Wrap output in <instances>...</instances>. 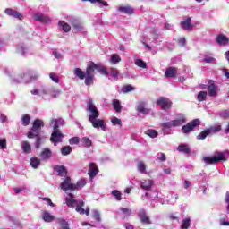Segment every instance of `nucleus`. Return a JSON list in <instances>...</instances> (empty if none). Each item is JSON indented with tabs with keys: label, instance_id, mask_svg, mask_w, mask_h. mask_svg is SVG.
Returning <instances> with one entry per match:
<instances>
[{
	"label": "nucleus",
	"instance_id": "1",
	"mask_svg": "<svg viewBox=\"0 0 229 229\" xmlns=\"http://www.w3.org/2000/svg\"><path fill=\"white\" fill-rule=\"evenodd\" d=\"M98 72L103 76H108V70L105 66L98 65V64L91 62L87 65L86 72L81 68H75L73 73L79 78V80H85V85H92L94 83V72Z\"/></svg>",
	"mask_w": 229,
	"mask_h": 229
},
{
	"label": "nucleus",
	"instance_id": "2",
	"mask_svg": "<svg viewBox=\"0 0 229 229\" xmlns=\"http://www.w3.org/2000/svg\"><path fill=\"white\" fill-rule=\"evenodd\" d=\"M42 128H44V121L40 119L35 120L32 123L30 131L27 133L28 139H35V137H38L40 131H42Z\"/></svg>",
	"mask_w": 229,
	"mask_h": 229
},
{
	"label": "nucleus",
	"instance_id": "3",
	"mask_svg": "<svg viewBox=\"0 0 229 229\" xmlns=\"http://www.w3.org/2000/svg\"><path fill=\"white\" fill-rule=\"evenodd\" d=\"M50 126L54 127V131L50 137V141L54 144H58V142H62V139H64V134L58 130V121L56 119L52 120Z\"/></svg>",
	"mask_w": 229,
	"mask_h": 229
},
{
	"label": "nucleus",
	"instance_id": "4",
	"mask_svg": "<svg viewBox=\"0 0 229 229\" xmlns=\"http://www.w3.org/2000/svg\"><path fill=\"white\" fill-rule=\"evenodd\" d=\"M203 161L205 162V164L212 165L221 161L226 162V157H225V152H216L215 156L204 157Z\"/></svg>",
	"mask_w": 229,
	"mask_h": 229
},
{
	"label": "nucleus",
	"instance_id": "5",
	"mask_svg": "<svg viewBox=\"0 0 229 229\" xmlns=\"http://www.w3.org/2000/svg\"><path fill=\"white\" fill-rule=\"evenodd\" d=\"M86 110L90 113L89 119H98V117H99V110H98V107L94 105L92 98L89 99Z\"/></svg>",
	"mask_w": 229,
	"mask_h": 229
},
{
	"label": "nucleus",
	"instance_id": "6",
	"mask_svg": "<svg viewBox=\"0 0 229 229\" xmlns=\"http://www.w3.org/2000/svg\"><path fill=\"white\" fill-rule=\"evenodd\" d=\"M201 122L199 119H194L191 122L188 123L186 125L182 127V133H191L194 130V128L199 126Z\"/></svg>",
	"mask_w": 229,
	"mask_h": 229
},
{
	"label": "nucleus",
	"instance_id": "7",
	"mask_svg": "<svg viewBox=\"0 0 229 229\" xmlns=\"http://www.w3.org/2000/svg\"><path fill=\"white\" fill-rule=\"evenodd\" d=\"M89 123H91L93 128L99 129L103 131H106V124L105 123V120L98 119V118H90L89 119Z\"/></svg>",
	"mask_w": 229,
	"mask_h": 229
},
{
	"label": "nucleus",
	"instance_id": "8",
	"mask_svg": "<svg viewBox=\"0 0 229 229\" xmlns=\"http://www.w3.org/2000/svg\"><path fill=\"white\" fill-rule=\"evenodd\" d=\"M157 105L161 106V110H169L173 105V102L169 100V98L161 97L157 100Z\"/></svg>",
	"mask_w": 229,
	"mask_h": 229
},
{
	"label": "nucleus",
	"instance_id": "9",
	"mask_svg": "<svg viewBox=\"0 0 229 229\" xmlns=\"http://www.w3.org/2000/svg\"><path fill=\"white\" fill-rule=\"evenodd\" d=\"M32 19L36 22H41L42 24H47L48 22H51V18H49V16L42 14L40 13L33 14Z\"/></svg>",
	"mask_w": 229,
	"mask_h": 229
},
{
	"label": "nucleus",
	"instance_id": "10",
	"mask_svg": "<svg viewBox=\"0 0 229 229\" xmlns=\"http://www.w3.org/2000/svg\"><path fill=\"white\" fill-rule=\"evenodd\" d=\"M60 188L64 192H67V191H74V184L71 183V177H65V179L60 184Z\"/></svg>",
	"mask_w": 229,
	"mask_h": 229
},
{
	"label": "nucleus",
	"instance_id": "11",
	"mask_svg": "<svg viewBox=\"0 0 229 229\" xmlns=\"http://www.w3.org/2000/svg\"><path fill=\"white\" fill-rule=\"evenodd\" d=\"M138 216L140 219L142 225H151V219L149 216H148V214H146V210L141 209L139 212Z\"/></svg>",
	"mask_w": 229,
	"mask_h": 229
},
{
	"label": "nucleus",
	"instance_id": "12",
	"mask_svg": "<svg viewBox=\"0 0 229 229\" xmlns=\"http://www.w3.org/2000/svg\"><path fill=\"white\" fill-rule=\"evenodd\" d=\"M4 13L6 15H9L10 17H14V19H19L20 21H22L23 16L21 14V13L12 9V8H6Z\"/></svg>",
	"mask_w": 229,
	"mask_h": 229
},
{
	"label": "nucleus",
	"instance_id": "13",
	"mask_svg": "<svg viewBox=\"0 0 229 229\" xmlns=\"http://www.w3.org/2000/svg\"><path fill=\"white\" fill-rule=\"evenodd\" d=\"M98 173H99V168H98L96 163H89V170L88 172L89 178H95Z\"/></svg>",
	"mask_w": 229,
	"mask_h": 229
},
{
	"label": "nucleus",
	"instance_id": "14",
	"mask_svg": "<svg viewBox=\"0 0 229 229\" xmlns=\"http://www.w3.org/2000/svg\"><path fill=\"white\" fill-rule=\"evenodd\" d=\"M118 11L121 12V13H126L127 15H133L135 12L130 5H119Z\"/></svg>",
	"mask_w": 229,
	"mask_h": 229
},
{
	"label": "nucleus",
	"instance_id": "15",
	"mask_svg": "<svg viewBox=\"0 0 229 229\" xmlns=\"http://www.w3.org/2000/svg\"><path fill=\"white\" fill-rule=\"evenodd\" d=\"M65 204L69 208L74 207L78 203L77 199H74V195L72 193H69L68 196L64 199Z\"/></svg>",
	"mask_w": 229,
	"mask_h": 229
},
{
	"label": "nucleus",
	"instance_id": "16",
	"mask_svg": "<svg viewBox=\"0 0 229 229\" xmlns=\"http://www.w3.org/2000/svg\"><path fill=\"white\" fill-rule=\"evenodd\" d=\"M51 157H53V152H51V149L49 148L43 149L39 154V158H41V160H49Z\"/></svg>",
	"mask_w": 229,
	"mask_h": 229
},
{
	"label": "nucleus",
	"instance_id": "17",
	"mask_svg": "<svg viewBox=\"0 0 229 229\" xmlns=\"http://www.w3.org/2000/svg\"><path fill=\"white\" fill-rule=\"evenodd\" d=\"M178 74V70L176 67H168L165 72V76L166 78H174Z\"/></svg>",
	"mask_w": 229,
	"mask_h": 229
},
{
	"label": "nucleus",
	"instance_id": "18",
	"mask_svg": "<svg viewBox=\"0 0 229 229\" xmlns=\"http://www.w3.org/2000/svg\"><path fill=\"white\" fill-rule=\"evenodd\" d=\"M216 40L217 44H219V46H226L229 42V38H226V36H225L224 34H219L218 36H216Z\"/></svg>",
	"mask_w": 229,
	"mask_h": 229
},
{
	"label": "nucleus",
	"instance_id": "19",
	"mask_svg": "<svg viewBox=\"0 0 229 229\" xmlns=\"http://www.w3.org/2000/svg\"><path fill=\"white\" fill-rule=\"evenodd\" d=\"M181 26L183 30H187L190 31H191V30L194 28V26L191 24V17H188L183 21H182Z\"/></svg>",
	"mask_w": 229,
	"mask_h": 229
},
{
	"label": "nucleus",
	"instance_id": "20",
	"mask_svg": "<svg viewBox=\"0 0 229 229\" xmlns=\"http://www.w3.org/2000/svg\"><path fill=\"white\" fill-rule=\"evenodd\" d=\"M177 151L179 153H184V155H189L191 153V148L187 144H181L177 147Z\"/></svg>",
	"mask_w": 229,
	"mask_h": 229
},
{
	"label": "nucleus",
	"instance_id": "21",
	"mask_svg": "<svg viewBox=\"0 0 229 229\" xmlns=\"http://www.w3.org/2000/svg\"><path fill=\"white\" fill-rule=\"evenodd\" d=\"M140 188L143 189V191H151V189L153 188V181L151 179H148L141 182Z\"/></svg>",
	"mask_w": 229,
	"mask_h": 229
},
{
	"label": "nucleus",
	"instance_id": "22",
	"mask_svg": "<svg viewBox=\"0 0 229 229\" xmlns=\"http://www.w3.org/2000/svg\"><path fill=\"white\" fill-rule=\"evenodd\" d=\"M186 121L187 120L185 119V116L182 115V116H179L177 119L173 120L172 123L174 128H176V126H182V124H184Z\"/></svg>",
	"mask_w": 229,
	"mask_h": 229
},
{
	"label": "nucleus",
	"instance_id": "23",
	"mask_svg": "<svg viewBox=\"0 0 229 229\" xmlns=\"http://www.w3.org/2000/svg\"><path fill=\"white\" fill-rule=\"evenodd\" d=\"M146 103L140 102L137 106V112H140V114H149V109L146 108Z\"/></svg>",
	"mask_w": 229,
	"mask_h": 229
},
{
	"label": "nucleus",
	"instance_id": "24",
	"mask_svg": "<svg viewBox=\"0 0 229 229\" xmlns=\"http://www.w3.org/2000/svg\"><path fill=\"white\" fill-rule=\"evenodd\" d=\"M55 171L57 172L58 176L67 177V168L64 165L56 166Z\"/></svg>",
	"mask_w": 229,
	"mask_h": 229
},
{
	"label": "nucleus",
	"instance_id": "25",
	"mask_svg": "<svg viewBox=\"0 0 229 229\" xmlns=\"http://www.w3.org/2000/svg\"><path fill=\"white\" fill-rule=\"evenodd\" d=\"M42 218H43V221H45V223H51L55 221V216L51 215L47 211L43 212Z\"/></svg>",
	"mask_w": 229,
	"mask_h": 229
},
{
	"label": "nucleus",
	"instance_id": "26",
	"mask_svg": "<svg viewBox=\"0 0 229 229\" xmlns=\"http://www.w3.org/2000/svg\"><path fill=\"white\" fill-rule=\"evenodd\" d=\"M112 106H114V109L115 112H117V114L123 110V106H121V101H119V99H113Z\"/></svg>",
	"mask_w": 229,
	"mask_h": 229
},
{
	"label": "nucleus",
	"instance_id": "27",
	"mask_svg": "<svg viewBox=\"0 0 229 229\" xmlns=\"http://www.w3.org/2000/svg\"><path fill=\"white\" fill-rule=\"evenodd\" d=\"M30 164L33 169H38V167L40 165V159H38L37 157H32L30 160Z\"/></svg>",
	"mask_w": 229,
	"mask_h": 229
},
{
	"label": "nucleus",
	"instance_id": "28",
	"mask_svg": "<svg viewBox=\"0 0 229 229\" xmlns=\"http://www.w3.org/2000/svg\"><path fill=\"white\" fill-rule=\"evenodd\" d=\"M208 90L209 96H217V86L214 85V83L209 84Z\"/></svg>",
	"mask_w": 229,
	"mask_h": 229
},
{
	"label": "nucleus",
	"instance_id": "29",
	"mask_svg": "<svg viewBox=\"0 0 229 229\" xmlns=\"http://www.w3.org/2000/svg\"><path fill=\"white\" fill-rule=\"evenodd\" d=\"M87 185V181L85 179H81L77 182L73 186V191H78V189H83L84 186Z\"/></svg>",
	"mask_w": 229,
	"mask_h": 229
},
{
	"label": "nucleus",
	"instance_id": "30",
	"mask_svg": "<svg viewBox=\"0 0 229 229\" xmlns=\"http://www.w3.org/2000/svg\"><path fill=\"white\" fill-rule=\"evenodd\" d=\"M209 134L210 129L204 130L197 136V139L198 140H204V139H207V137H208Z\"/></svg>",
	"mask_w": 229,
	"mask_h": 229
},
{
	"label": "nucleus",
	"instance_id": "31",
	"mask_svg": "<svg viewBox=\"0 0 229 229\" xmlns=\"http://www.w3.org/2000/svg\"><path fill=\"white\" fill-rule=\"evenodd\" d=\"M58 25L63 27V31H64V33H69V31H71V25L69 23H65V21H60Z\"/></svg>",
	"mask_w": 229,
	"mask_h": 229
},
{
	"label": "nucleus",
	"instance_id": "32",
	"mask_svg": "<svg viewBox=\"0 0 229 229\" xmlns=\"http://www.w3.org/2000/svg\"><path fill=\"white\" fill-rule=\"evenodd\" d=\"M72 152V148L71 146H64L61 148V153L64 157H67V155H71Z\"/></svg>",
	"mask_w": 229,
	"mask_h": 229
},
{
	"label": "nucleus",
	"instance_id": "33",
	"mask_svg": "<svg viewBox=\"0 0 229 229\" xmlns=\"http://www.w3.org/2000/svg\"><path fill=\"white\" fill-rule=\"evenodd\" d=\"M191 227V217H186L182 220L181 229H189Z\"/></svg>",
	"mask_w": 229,
	"mask_h": 229
},
{
	"label": "nucleus",
	"instance_id": "34",
	"mask_svg": "<svg viewBox=\"0 0 229 229\" xmlns=\"http://www.w3.org/2000/svg\"><path fill=\"white\" fill-rule=\"evenodd\" d=\"M145 134L148 137H151V139H155L158 137V132L153 129H148L145 131Z\"/></svg>",
	"mask_w": 229,
	"mask_h": 229
},
{
	"label": "nucleus",
	"instance_id": "35",
	"mask_svg": "<svg viewBox=\"0 0 229 229\" xmlns=\"http://www.w3.org/2000/svg\"><path fill=\"white\" fill-rule=\"evenodd\" d=\"M81 142H82L84 148H90V146H92V140L87 137H83L81 140Z\"/></svg>",
	"mask_w": 229,
	"mask_h": 229
},
{
	"label": "nucleus",
	"instance_id": "36",
	"mask_svg": "<svg viewBox=\"0 0 229 229\" xmlns=\"http://www.w3.org/2000/svg\"><path fill=\"white\" fill-rule=\"evenodd\" d=\"M22 149H23V153H31V146L28 141L22 142Z\"/></svg>",
	"mask_w": 229,
	"mask_h": 229
},
{
	"label": "nucleus",
	"instance_id": "37",
	"mask_svg": "<svg viewBox=\"0 0 229 229\" xmlns=\"http://www.w3.org/2000/svg\"><path fill=\"white\" fill-rule=\"evenodd\" d=\"M21 121L23 126H29L30 123H31V117H30L29 114H24L21 118Z\"/></svg>",
	"mask_w": 229,
	"mask_h": 229
},
{
	"label": "nucleus",
	"instance_id": "38",
	"mask_svg": "<svg viewBox=\"0 0 229 229\" xmlns=\"http://www.w3.org/2000/svg\"><path fill=\"white\" fill-rule=\"evenodd\" d=\"M135 65L140 67L141 69H148V64H146V62L142 61V59H137L135 61Z\"/></svg>",
	"mask_w": 229,
	"mask_h": 229
},
{
	"label": "nucleus",
	"instance_id": "39",
	"mask_svg": "<svg viewBox=\"0 0 229 229\" xmlns=\"http://www.w3.org/2000/svg\"><path fill=\"white\" fill-rule=\"evenodd\" d=\"M111 64H119L121 62V56L117 54H113L110 58Z\"/></svg>",
	"mask_w": 229,
	"mask_h": 229
},
{
	"label": "nucleus",
	"instance_id": "40",
	"mask_svg": "<svg viewBox=\"0 0 229 229\" xmlns=\"http://www.w3.org/2000/svg\"><path fill=\"white\" fill-rule=\"evenodd\" d=\"M109 73L112 76V78H114L115 80L119 78V70H117V68H110Z\"/></svg>",
	"mask_w": 229,
	"mask_h": 229
},
{
	"label": "nucleus",
	"instance_id": "41",
	"mask_svg": "<svg viewBox=\"0 0 229 229\" xmlns=\"http://www.w3.org/2000/svg\"><path fill=\"white\" fill-rule=\"evenodd\" d=\"M197 99L199 103H201V101H205V99H207V92L206 91L199 92L197 96Z\"/></svg>",
	"mask_w": 229,
	"mask_h": 229
},
{
	"label": "nucleus",
	"instance_id": "42",
	"mask_svg": "<svg viewBox=\"0 0 229 229\" xmlns=\"http://www.w3.org/2000/svg\"><path fill=\"white\" fill-rule=\"evenodd\" d=\"M120 210H121V212L119 214H124V217H130V216L131 214V209L120 208Z\"/></svg>",
	"mask_w": 229,
	"mask_h": 229
},
{
	"label": "nucleus",
	"instance_id": "43",
	"mask_svg": "<svg viewBox=\"0 0 229 229\" xmlns=\"http://www.w3.org/2000/svg\"><path fill=\"white\" fill-rule=\"evenodd\" d=\"M71 24L75 30H81V23L80 22V21L72 20L71 21Z\"/></svg>",
	"mask_w": 229,
	"mask_h": 229
},
{
	"label": "nucleus",
	"instance_id": "44",
	"mask_svg": "<svg viewBox=\"0 0 229 229\" xmlns=\"http://www.w3.org/2000/svg\"><path fill=\"white\" fill-rule=\"evenodd\" d=\"M112 194L114 196L116 201H121L123 199L121 191H117V190H114L112 191Z\"/></svg>",
	"mask_w": 229,
	"mask_h": 229
},
{
	"label": "nucleus",
	"instance_id": "45",
	"mask_svg": "<svg viewBox=\"0 0 229 229\" xmlns=\"http://www.w3.org/2000/svg\"><path fill=\"white\" fill-rule=\"evenodd\" d=\"M133 90H135V88H133V86H131V85H125L123 88V94H126L128 92H133Z\"/></svg>",
	"mask_w": 229,
	"mask_h": 229
},
{
	"label": "nucleus",
	"instance_id": "46",
	"mask_svg": "<svg viewBox=\"0 0 229 229\" xmlns=\"http://www.w3.org/2000/svg\"><path fill=\"white\" fill-rule=\"evenodd\" d=\"M35 139H36L35 148H36V149H40V145H41V142H42V138L40 136H36Z\"/></svg>",
	"mask_w": 229,
	"mask_h": 229
},
{
	"label": "nucleus",
	"instance_id": "47",
	"mask_svg": "<svg viewBox=\"0 0 229 229\" xmlns=\"http://www.w3.org/2000/svg\"><path fill=\"white\" fill-rule=\"evenodd\" d=\"M137 167L140 173H146V165H144L142 162L138 163Z\"/></svg>",
	"mask_w": 229,
	"mask_h": 229
},
{
	"label": "nucleus",
	"instance_id": "48",
	"mask_svg": "<svg viewBox=\"0 0 229 229\" xmlns=\"http://www.w3.org/2000/svg\"><path fill=\"white\" fill-rule=\"evenodd\" d=\"M111 123L112 124H114V126H121L122 124V122H121V119L117 118V117H113L111 119Z\"/></svg>",
	"mask_w": 229,
	"mask_h": 229
},
{
	"label": "nucleus",
	"instance_id": "49",
	"mask_svg": "<svg viewBox=\"0 0 229 229\" xmlns=\"http://www.w3.org/2000/svg\"><path fill=\"white\" fill-rule=\"evenodd\" d=\"M50 80L53 81L55 83H60V79L58 78V75L55 73L49 74Z\"/></svg>",
	"mask_w": 229,
	"mask_h": 229
},
{
	"label": "nucleus",
	"instance_id": "50",
	"mask_svg": "<svg viewBox=\"0 0 229 229\" xmlns=\"http://www.w3.org/2000/svg\"><path fill=\"white\" fill-rule=\"evenodd\" d=\"M69 143L73 146L74 144H80V138L79 137H72L69 140Z\"/></svg>",
	"mask_w": 229,
	"mask_h": 229
},
{
	"label": "nucleus",
	"instance_id": "51",
	"mask_svg": "<svg viewBox=\"0 0 229 229\" xmlns=\"http://www.w3.org/2000/svg\"><path fill=\"white\" fill-rule=\"evenodd\" d=\"M204 62L206 64H212V62H214V57H212L208 55H204Z\"/></svg>",
	"mask_w": 229,
	"mask_h": 229
},
{
	"label": "nucleus",
	"instance_id": "52",
	"mask_svg": "<svg viewBox=\"0 0 229 229\" xmlns=\"http://www.w3.org/2000/svg\"><path fill=\"white\" fill-rule=\"evenodd\" d=\"M50 94H51V98H56L60 96L61 91L58 90V89H54V90L51 91Z\"/></svg>",
	"mask_w": 229,
	"mask_h": 229
},
{
	"label": "nucleus",
	"instance_id": "53",
	"mask_svg": "<svg viewBox=\"0 0 229 229\" xmlns=\"http://www.w3.org/2000/svg\"><path fill=\"white\" fill-rule=\"evenodd\" d=\"M163 128H165V130H169V128H173V121L171 122H166L165 123L162 124Z\"/></svg>",
	"mask_w": 229,
	"mask_h": 229
},
{
	"label": "nucleus",
	"instance_id": "54",
	"mask_svg": "<svg viewBox=\"0 0 229 229\" xmlns=\"http://www.w3.org/2000/svg\"><path fill=\"white\" fill-rule=\"evenodd\" d=\"M0 149H6V139H0Z\"/></svg>",
	"mask_w": 229,
	"mask_h": 229
},
{
	"label": "nucleus",
	"instance_id": "55",
	"mask_svg": "<svg viewBox=\"0 0 229 229\" xmlns=\"http://www.w3.org/2000/svg\"><path fill=\"white\" fill-rule=\"evenodd\" d=\"M209 130H210V133H211V131L213 133H217L221 130V125H217V126H215V127H210Z\"/></svg>",
	"mask_w": 229,
	"mask_h": 229
},
{
	"label": "nucleus",
	"instance_id": "56",
	"mask_svg": "<svg viewBox=\"0 0 229 229\" xmlns=\"http://www.w3.org/2000/svg\"><path fill=\"white\" fill-rule=\"evenodd\" d=\"M178 44H179V46H181V47H184V46H186V44H187L185 38H180L178 39Z\"/></svg>",
	"mask_w": 229,
	"mask_h": 229
},
{
	"label": "nucleus",
	"instance_id": "57",
	"mask_svg": "<svg viewBox=\"0 0 229 229\" xmlns=\"http://www.w3.org/2000/svg\"><path fill=\"white\" fill-rule=\"evenodd\" d=\"M93 217L95 221H98V223L101 222V215L99 214V212L95 211Z\"/></svg>",
	"mask_w": 229,
	"mask_h": 229
},
{
	"label": "nucleus",
	"instance_id": "58",
	"mask_svg": "<svg viewBox=\"0 0 229 229\" xmlns=\"http://www.w3.org/2000/svg\"><path fill=\"white\" fill-rule=\"evenodd\" d=\"M169 219H171V221H176L177 223H180V217L176 216L174 214L169 215Z\"/></svg>",
	"mask_w": 229,
	"mask_h": 229
},
{
	"label": "nucleus",
	"instance_id": "59",
	"mask_svg": "<svg viewBox=\"0 0 229 229\" xmlns=\"http://www.w3.org/2000/svg\"><path fill=\"white\" fill-rule=\"evenodd\" d=\"M157 158H158V160H160V162H165V160H166V157H165V154H164V153H159V154H157Z\"/></svg>",
	"mask_w": 229,
	"mask_h": 229
},
{
	"label": "nucleus",
	"instance_id": "60",
	"mask_svg": "<svg viewBox=\"0 0 229 229\" xmlns=\"http://www.w3.org/2000/svg\"><path fill=\"white\" fill-rule=\"evenodd\" d=\"M42 200H43V201H48V205H49L50 207H55V203H53V201L51 200L50 198L44 197V198H42Z\"/></svg>",
	"mask_w": 229,
	"mask_h": 229
},
{
	"label": "nucleus",
	"instance_id": "61",
	"mask_svg": "<svg viewBox=\"0 0 229 229\" xmlns=\"http://www.w3.org/2000/svg\"><path fill=\"white\" fill-rule=\"evenodd\" d=\"M220 116L223 117L224 119H226L229 117V112L225 110L220 114Z\"/></svg>",
	"mask_w": 229,
	"mask_h": 229
},
{
	"label": "nucleus",
	"instance_id": "62",
	"mask_svg": "<svg viewBox=\"0 0 229 229\" xmlns=\"http://www.w3.org/2000/svg\"><path fill=\"white\" fill-rule=\"evenodd\" d=\"M95 3H99L102 6H108V3L104 0H95Z\"/></svg>",
	"mask_w": 229,
	"mask_h": 229
},
{
	"label": "nucleus",
	"instance_id": "63",
	"mask_svg": "<svg viewBox=\"0 0 229 229\" xmlns=\"http://www.w3.org/2000/svg\"><path fill=\"white\" fill-rule=\"evenodd\" d=\"M75 210H76V212L81 214V216H83V214H85V209L82 208H76Z\"/></svg>",
	"mask_w": 229,
	"mask_h": 229
},
{
	"label": "nucleus",
	"instance_id": "64",
	"mask_svg": "<svg viewBox=\"0 0 229 229\" xmlns=\"http://www.w3.org/2000/svg\"><path fill=\"white\" fill-rule=\"evenodd\" d=\"M220 225L222 226H229V222L226 220H221Z\"/></svg>",
	"mask_w": 229,
	"mask_h": 229
}]
</instances>
